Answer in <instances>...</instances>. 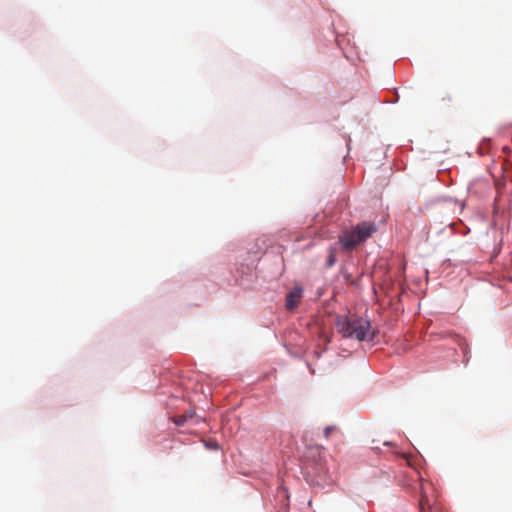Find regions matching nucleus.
<instances>
[{"mask_svg":"<svg viewBox=\"0 0 512 512\" xmlns=\"http://www.w3.org/2000/svg\"><path fill=\"white\" fill-rule=\"evenodd\" d=\"M335 325L338 333L344 338L358 341L373 340L374 333L371 331L370 322L366 319L339 315L336 317Z\"/></svg>","mask_w":512,"mask_h":512,"instance_id":"nucleus-1","label":"nucleus"},{"mask_svg":"<svg viewBox=\"0 0 512 512\" xmlns=\"http://www.w3.org/2000/svg\"><path fill=\"white\" fill-rule=\"evenodd\" d=\"M376 231L377 226L374 222L363 221L344 230L339 235V243L344 251H352L358 245L364 243Z\"/></svg>","mask_w":512,"mask_h":512,"instance_id":"nucleus-2","label":"nucleus"},{"mask_svg":"<svg viewBox=\"0 0 512 512\" xmlns=\"http://www.w3.org/2000/svg\"><path fill=\"white\" fill-rule=\"evenodd\" d=\"M302 289L300 287H295L286 295V308L287 310H294L301 301L302 298Z\"/></svg>","mask_w":512,"mask_h":512,"instance_id":"nucleus-3","label":"nucleus"},{"mask_svg":"<svg viewBox=\"0 0 512 512\" xmlns=\"http://www.w3.org/2000/svg\"><path fill=\"white\" fill-rule=\"evenodd\" d=\"M431 487L429 482L421 481L420 483V500L419 507L421 512H425L426 507L430 508V503L427 495V489Z\"/></svg>","mask_w":512,"mask_h":512,"instance_id":"nucleus-4","label":"nucleus"},{"mask_svg":"<svg viewBox=\"0 0 512 512\" xmlns=\"http://www.w3.org/2000/svg\"><path fill=\"white\" fill-rule=\"evenodd\" d=\"M195 415V411L194 410H188L185 414H182V415H177L173 418V422L177 425V426H182L184 425L189 419H192Z\"/></svg>","mask_w":512,"mask_h":512,"instance_id":"nucleus-5","label":"nucleus"},{"mask_svg":"<svg viewBox=\"0 0 512 512\" xmlns=\"http://www.w3.org/2000/svg\"><path fill=\"white\" fill-rule=\"evenodd\" d=\"M336 248L334 246H330L328 248V256L326 261L327 267H332L336 263Z\"/></svg>","mask_w":512,"mask_h":512,"instance_id":"nucleus-6","label":"nucleus"},{"mask_svg":"<svg viewBox=\"0 0 512 512\" xmlns=\"http://www.w3.org/2000/svg\"><path fill=\"white\" fill-rule=\"evenodd\" d=\"M337 428L335 426H328L324 429V435L326 438H328L330 436V434L334 431H336Z\"/></svg>","mask_w":512,"mask_h":512,"instance_id":"nucleus-7","label":"nucleus"},{"mask_svg":"<svg viewBox=\"0 0 512 512\" xmlns=\"http://www.w3.org/2000/svg\"><path fill=\"white\" fill-rule=\"evenodd\" d=\"M442 101L451 102L452 101L451 95L450 94H446L444 97H442Z\"/></svg>","mask_w":512,"mask_h":512,"instance_id":"nucleus-8","label":"nucleus"}]
</instances>
